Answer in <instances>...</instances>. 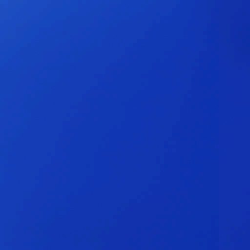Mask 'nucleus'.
<instances>
[{"instance_id":"f257e3e1","label":"nucleus","mask_w":250,"mask_h":250,"mask_svg":"<svg viewBox=\"0 0 250 250\" xmlns=\"http://www.w3.org/2000/svg\"><path fill=\"white\" fill-rule=\"evenodd\" d=\"M0 51H53V48H0Z\"/></svg>"},{"instance_id":"f03ea898","label":"nucleus","mask_w":250,"mask_h":250,"mask_svg":"<svg viewBox=\"0 0 250 250\" xmlns=\"http://www.w3.org/2000/svg\"><path fill=\"white\" fill-rule=\"evenodd\" d=\"M0 47H53V45H0Z\"/></svg>"}]
</instances>
